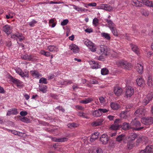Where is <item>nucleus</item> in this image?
<instances>
[{"instance_id": "f257e3e1", "label": "nucleus", "mask_w": 153, "mask_h": 153, "mask_svg": "<svg viewBox=\"0 0 153 153\" xmlns=\"http://www.w3.org/2000/svg\"><path fill=\"white\" fill-rule=\"evenodd\" d=\"M131 129L135 131H140L143 128V127H140L141 125L140 122L137 120L136 118H134L131 122Z\"/></svg>"}, {"instance_id": "f03ea898", "label": "nucleus", "mask_w": 153, "mask_h": 153, "mask_svg": "<svg viewBox=\"0 0 153 153\" xmlns=\"http://www.w3.org/2000/svg\"><path fill=\"white\" fill-rule=\"evenodd\" d=\"M117 64L118 66L128 70H130L132 67V66L130 63L124 60H120L117 61Z\"/></svg>"}, {"instance_id": "7ed1b4c3", "label": "nucleus", "mask_w": 153, "mask_h": 153, "mask_svg": "<svg viewBox=\"0 0 153 153\" xmlns=\"http://www.w3.org/2000/svg\"><path fill=\"white\" fill-rule=\"evenodd\" d=\"M109 49L107 47L103 45H101L97 48V53L99 54L107 56L108 54Z\"/></svg>"}, {"instance_id": "20e7f679", "label": "nucleus", "mask_w": 153, "mask_h": 153, "mask_svg": "<svg viewBox=\"0 0 153 153\" xmlns=\"http://www.w3.org/2000/svg\"><path fill=\"white\" fill-rule=\"evenodd\" d=\"M84 43L85 45L89 48L92 51L94 52L96 51V47L94 44L91 41L87 40Z\"/></svg>"}, {"instance_id": "39448f33", "label": "nucleus", "mask_w": 153, "mask_h": 153, "mask_svg": "<svg viewBox=\"0 0 153 153\" xmlns=\"http://www.w3.org/2000/svg\"><path fill=\"white\" fill-rule=\"evenodd\" d=\"M153 97V93L151 92L148 94L145 98L143 100V102L144 105H147L152 100Z\"/></svg>"}, {"instance_id": "423d86ee", "label": "nucleus", "mask_w": 153, "mask_h": 153, "mask_svg": "<svg viewBox=\"0 0 153 153\" xmlns=\"http://www.w3.org/2000/svg\"><path fill=\"white\" fill-rule=\"evenodd\" d=\"M134 90L133 88L131 86L128 87L126 90V96L127 97H131L134 94Z\"/></svg>"}, {"instance_id": "0eeeda50", "label": "nucleus", "mask_w": 153, "mask_h": 153, "mask_svg": "<svg viewBox=\"0 0 153 153\" xmlns=\"http://www.w3.org/2000/svg\"><path fill=\"white\" fill-rule=\"evenodd\" d=\"M109 139V137L106 134H102L100 138V140L102 142V144L105 145L108 143V142Z\"/></svg>"}, {"instance_id": "6e6552de", "label": "nucleus", "mask_w": 153, "mask_h": 153, "mask_svg": "<svg viewBox=\"0 0 153 153\" xmlns=\"http://www.w3.org/2000/svg\"><path fill=\"white\" fill-rule=\"evenodd\" d=\"M144 110L143 108L137 109L135 112L134 114L136 116L142 117L144 115Z\"/></svg>"}, {"instance_id": "1a4fd4ad", "label": "nucleus", "mask_w": 153, "mask_h": 153, "mask_svg": "<svg viewBox=\"0 0 153 153\" xmlns=\"http://www.w3.org/2000/svg\"><path fill=\"white\" fill-rule=\"evenodd\" d=\"M91 65V67L92 69H98L101 68V65L97 62L90 61L89 62Z\"/></svg>"}, {"instance_id": "9d476101", "label": "nucleus", "mask_w": 153, "mask_h": 153, "mask_svg": "<svg viewBox=\"0 0 153 153\" xmlns=\"http://www.w3.org/2000/svg\"><path fill=\"white\" fill-rule=\"evenodd\" d=\"M114 93L117 96H120L121 95L123 92L122 88L119 87H116L114 88Z\"/></svg>"}, {"instance_id": "9b49d317", "label": "nucleus", "mask_w": 153, "mask_h": 153, "mask_svg": "<svg viewBox=\"0 0 153 153\" xmlns=\"http://www.w3.org/2000/svg\"><path fill=\"white\" fill-rule=\"evenodd\" d=\"M142 123L145 125H150L152 124L150 117H145L141 119Z\"/></svg>"}, {"instance_id": "f8f14e48", "label": "nucleus", "mask_w": 153, "mask_h": 153, "mask_svg": "<svg viewBox=\"0 0 153 153\" xmlns=\"http://www.w3.org/2000/svg\"><path fill=\"white\" fill-rule=\"evenodd\" d=\"M89 153H103L101 148L97 147H93L92 151H89Z\"/></svg>"}, {"instance_id": "ddd939ff", "label": "nucleus", "mask_w": 153, "mask_h": 153, "mask_svg": "<svg viewBox=\"0 0 153 153\" xmlns=\"http://www.w3.org/2000/svg\"><path fill=\"white\" fill-rule=\"evenodd\" d=\"M100 9L108 11H110L113 10L112 7L110 5L107 4H102L100 7Z\"/></svg>"}, {"instance_id": "4468645a", "label": "nucleus", "mask_w": 153, "mask_h": 153, "mask_svg": "<svg viewBox=\"0 0 153 153\" xmlns=\"http://www.w3.org/2000/svg\"><path fill=\"white\" fill-rule=\"evenodd\" d=\"M104 120L102 119H100L97 120L92 123L91 124V126H100L102 124V123Z\"/></svg>"}, {"instance_id": "2eb2a0df", "label": "nucleus", "mask_w": 153, "mask_h": 153, "mask_svg": "<svg viewBox=\"0 0 153 153\" xmlns=\"http://www.w3.org/2000/svg\"><path fill=\"white\" fill-rule=\"evenodd\" d=\"M3 31L7 34H9L11 33V28L9 25H6L3 28Z\"/></svg>"}, {"instance_id": "dca6fc26", "label": "nucleus", "mask_w": 153, "mask_h": 153, "mask_svg": "<svg viewBox=\"0 0 153 153\" xmlns=\"http://www.w3.org/2000/svg\"><path fill=\"white\" fill-rule=\"evenodd\" d=\"M131 4L134 6L141 7L142 6V1H140L137 0H133L131 1Z\"/></svg>"}, {"instance_id": "f3484780", "label": "nucleus", "mask_w": 153, "mask_h": 153, "mask_svg": "<svg viewBox=\"0 0 153 153\" xmlns=\"http://www.w3.org/2000/svg\"><path fill=\"white\" fill-rule=\"evenodd\" d=\"M69 48L74 53L77 52L79 49L77 46L73 44L69 46Z\"/></svg>"}, {"instance_id": "a211bd4d", "label": "nucleus", "mask_w": 153, "mask_h": 153, "mask_svg": "<svg viewBox=\"0 0 153 153\" xmlns=\"http://www.w3.org/2000/svg\"><path fill=\"white\" fill-rule=\"evenodd\" d=\"M137 71L140 74H141L143 72V66L141 64L137 63L136 66Z\"/></svg>"}, {"instance_id": "6ab92c4d", "label": "nucleus", "mask_w": 153, "mask_h": 153, "mask_svg": "<svg viewBox=\"0 0 153 153\" xmlns=\"http://www.w3.org/2000/svg\"><path fill=\"white\" fill-rule=\"evenodd\" d=\"M143 4L147 6L152 7H153V3L152 2L149 0H141Z\"/></svg>"}, {"instance_id": "aec40b11", "label": "nucleus", "mask_w": 153, "mask_h": 153, "mask_svg": "<svg viewBox=\"0 0 153 153\" xmlns=\"http://www.w3.org/2000/svg\"><path fill=\"white\" fill-rule=\"evenodd\" d=\"M134 146V145L133 143L131 141H129L127 143L125 149L127 150H130L132 149Z\"/></svg>"}, {"instance_id": "412c9836", "label": "nucleus", "mask_w": 153, "mask_h": 153, "mask_svg": "<svg viewBox=\"0 0 153 153\" xmlns=\"http://www.w3.org/2000/svg\"><path fill=\"white\" fill-rule=\"evenodd\" d=\"M110 106L111 108L113 110H117L120 107V105L115 102H111Z\"/></svg>"}, {"instance_id": "4be33fe9", "label": "nucleus", "mask_w": 153, "mask_h": 153, "mask_svg": "<svg viewBox=\"0 0 153 153\" xmlns=\"http://www.w3.org/2000/svg\"><path fill=\"white\" fill-rule=\"evenodd\" d=\"M17 113V109L14 108L8 111L7 114V115L10 116L11 114H16Z\"/></svg>"}, {"instance_id": "5701e85b", "label": "nucleus", "mask_w": 153, "mask_h": 153, "mask_svg": "<svg viewBox=\"0 0 153 153\" xmlns=\"http://www.w3.org/2000/svg\"><path fill=\"white\" fill-rule=\"evenodd\" d=\"M21 57L23 59L28 61L32 60L33 59V57L31 55H28L27 54H25L24 55H22Z\"/></svg>"}, {"instance_id": "b1692460", "label": "nucleus", "mask_w": 153, "mask_h": 153, "mask_svg": "<svg viewBox=\"0 0 153 153\" xmlns=\"http://www.w3.org/2000/svg\"><path fill=\"white\" fill-rule=\"evenodd\" d=\"M99 133L98 132H95L94 134H93L91 137L90 140L91 142H93L98 138L99 137Z\"/></svg>"}, {"instance_id": "393cba45", "label": "nucleus", "mask_w": 153, "mask_h": 153, "mask_svg": "<svg viewBox=\"0 0 153 153\" xmlns=\"http://www.w3.org/2000/svg\"><path fill=\"white\" fill-rule=\"evenodd\" d=\"M31 75L35 78H39L40 76H41V75L39 73L38 71L36 70L30 71Z\"/></svg>"}, {"instance_id": "a878e982", "label": "nucleus", "mask_w": 153, "mask_h": 153, "mask_svg": "<svg viewBox=\"0 0 153 153\" xmlns=\"http://www.w3.org/2000/svg\"><path fill=\"white\" fill-rule=\"evenodd\" d=\"M49 50L51 52H57L58 50V48L54 45H50L48 46Z\"/></svg>"}, {"instance_id": "bb28decb", "label": "nucleus", "mask_w": 153, "mask_h": 153, "mask_svg": "<svg viewBox=\"0 0 153 153\" xmlns=\"http://www.w3.org/2000/svg\"><path fill=\"white\" fill-rule=\"evenodd\" d=\"M68 140V139L67 138L64 137L60 138H54L53 139V141L56 142H64L67 141Z\"/></svg>"}, {"instance_id": "cd10ccee", "label": "nucleus", "mask_w": 153, "mask_h": 153, "mask_svg": "<svg viewBox=\"0 0 153 153\" xmlns=\"http://www.w3.org/2000/svg\"><path fill=\"white\" fill-rule=\"evenodd\" d=\"M131 124L130 125L128 123H125L123 125L122 128L124 130H126L131 129Z\"/></svg>"}, {"instance_id": "c85d7f7f", "label": "nucleus", "mask_w": 153, "mask_h": 153, "mask_svg": "<svg viewBox=\"0 0 153 153\" xmlns=\"http://www.w3.org/2000/svg\"><path fill=\"white\" fill-rule=\"evenodd\" d=\"M125 138V135L123 134H121L117 136L116 138V141L120 142L124 140Z\"/></svg>"}, {"instance_id": "c756f323", "label": "nucleus", "mask_w": 153, "mask_h": 153, "mask_svg": "<svg viewBox=\"0 0 153 153\" xmlns=\"http://www.w3.org/2000/svg\"><path fill=\"white\" fill-rule=\"evenodd\" d=\"M145 148L148 153H153V145H148Z\"/></svg>"}, {"instance_id": "7c9ffc66", "label": "nucleus", "mask_w": 153, "mask_h": 153, "mask_svg": "<svg viewBox=\"0 0 153 153\" xmlns=\"http://www.w3.org/2000/svg\"><path fill=\"white\" fill-rule=\"evenodd\" d=\"M39 87V90L43 93H45L46 92L47 87L46 85H40Z\"/></svg>"}, {"instance_id": "2f4dec72", "label": "nucleus", "mask_w": 153, "mask_h": 153, "mask_svg": "<svg viewBox=\"0 0 153 153\" xmlns=\"http://www.w3.org/2000/svg\"><path fill=\"white\" fill-rule=\"evenodd\" d=\"M136 82L137 85L139 86L143 85L144 83V81L142 77L137 79L136 80Z\"/></svg>"}, {"instance_id": "473e14b6", "label": "nucleus", "mask_w": 153, "mask_h": 153, "mask_svg": "<svg viewBox=\"0 0 153 153\" xmlns=\"http://www.w3.org/2000/svg\"><path fill=\"white\" fill-rule=\"evenodd\" d=\"M131 47L132 51L137 54L138 55L139 54V51L136 45H131Z\"/></svg>"}, {"instance_id": "72a5a7b5", "label": "nucleus", "mask_w": 153, "mask_h": 153, "mask_svg": "<svg viewBox=\"0 0 153 153\" xmlns=\"http://www.w3.org/2000/svg\"><path fill=\"white\" fill-rule=\"evenodd\" d=\"M92 114L94 117H97L101 116L102 115V114L100 111L98 109L94 111L93 112Z\"/></svg>"}, {"instance_id": "f704fd0d", "label": "nucleus", "mask_w": 153, "mask_h": 153, "mask_svg": "<svg viewBox=\"0 0 153 153\" xmlns=\"http://www.w3.org/2000/svg\"><path fill=\"white\" fill-rule=\"evenodd\" d=\"M101 36L106 39L109 40L111 37L109 34L105 33H101Z\"/></svg>"}, {"instance_id": "c9c22d12", "label": "nucleus", "mask_w": 153, "mask_h": 153, "mask_svg": "<svg viewBox=\"0 0 153 153\" xmlns=\"http://www.w3.org/2000/svg\"><path fill=\"white\" fill-rule=\"evenodd\" d=\"M106 22L108 23V27L110 28V29L111 28V27H114V24L112 22L111 20L106 19Z\"/></svg>"}, {"instance_id": "e433bc0d", "label": "nucleus", "mask_w": 153, "mask_h": 153, "mask_svg": "<svg viewBox=\"0 0 153 153\" xmlns=\"http://www.w3.org/2000/svg\"><path fill=\"white\" fill-rule=\"evenodd\" d=\"M147 84L150 87H152L153 85V81L152 79V78L150 76L148 78Z\"/></svg>"}, {"instance_id": "4c0bfd02", "label": "nucleus", "mask_w": 153, "mask_h": 153, "mask_svg": "<svg viewBox=\"0 0 153 153\" xmlns=\"http://www.w3.org/2000/svg\"><path fill=\"white\" fill-rule=\"evenodd\" d=\"M142 15L145 16H148L149 14V12L146 10H143L141 12Z\"/></svg>"}, {"instance_id": "58836bf2", "label": "nucleus", "mask_w": 153, "mask_h": 153, "mask_svg": "<svg viewBox=\"0 0 153 153\" xmlns=\"http://www.w3.org/2000/svg\"><path fill=\"white\" fill-rule=\"evenodd\" d=\"M10 79L11 81L14 83L16 84L20 83V81L19 80L15 78H14L12 76H10Z\"/></svg>"}, {"instance_id": "ea45409f", "label": "nucleus", "mask_w": 153, "mask_h": 153, "mask_svg": "<svg viewBox=\"0 0 153 153\" xmlns=\"http://www.w3.org/2000/svg\"><path fill=\"white\" fill-rule=\"evenodd\" d=\"M92 100H93L91 98H88L87 99H85V100H81L80 102L82 103L87 104L90 102Z\"/></svg>"}, {"instance_id": "a19ab883", "label": "nucleus", "mask_w": 153, "mask_h": 153, "mask_svg": "<svg viewBox=\"0 0 153 153\" xmlns=\"http://www.w3.org/2000/svg\"><path fill=\"white\" fill-rule=\"evenodd\" d=\"M74 8L78 11H85V10L87 11V9H82L81 8L79 7L78 6H76L75 5H73Z\"/></svg>"}, {"instance_id": "79ce46f5", "label": "nucleus", "mask_w": 153, "mask_h": 153, "mask_svg": "<svg viewBox=\"0 0 153 153\" xmlns=\"http://www.w3.org/2000/svg\"><path fill=\"white\" fill-rule=\"evenodd\" d=\"M108 70L106 68H104L101 69V74L102 75H105L108 73Z\"/></svg>"}, {"instance_id": "37998d69", "label": "nucleus", "mask_w": 153, "mask_h": 153, "mask_svg": "<svg viewBox=\"0 0 153 153\" xmlns=\"http://www.w3.org/2000/svg\"><path fill=\"white\" fill-rule=\"evenodd\" d=\"M113 35L116 36H118V33L116 28L114 27L110 29Z\"/></svg>"}, {"instance_id": "c03bdc74", "label": "nucleus", "mask_w": 153, "mask_h": 153, "mask_svg": "<svg viewBox=\"0 0 153 153\" xmlns=\"http://www.w3.org/2000/svg\"><path fill=\"white\" fill-rule=\"evenodd\" d=\"M138 136V135L135 133H132L129 137L130 140H134Z\"/></svg>"}, {"instance_id": "a18cd8bd", "label": "nucleus", "mask_w": 153, "mask_h": 153, "mask_svg": "<svg viewBox=\"0 0 153 153\" xmlns=\"http://www.w3.org/2000/svg\"><path fill=\"white\" fill-rule=\"evenodd\" d=\"M67 126L68 127L72 128L76 127L78 126V125L74 123H72L68 124Z\"/></svg>"}, {"instance_id": "49530a36", "label": "nucleus", "mask_w": 153, "mask_h": 153, "mask_svg": "<svg viewBox=\"0 0 153 153\" xmlns=\"http://www.w3.org/2000/svg\"><path fill=\"white\" fill-rule=\"evenodd\" d=\"M119 128V124H114L112 125L111 126V128L113 130H116L118 129Z\"/></svg>"}, {"instance_id": "de8ad7c7", "label": "nucleus", "mask_w": 153, "mask_h": 153, "mask_svg": "<svg viewBox=\"0 0 153 153\" xmlns=\"http://www.w3.org/2000/svg\"><path fill=\"white\" fill-rule=\"evenodd\" d=\"M20 76L24 78L25 77H28L29 76L28 72L25 71V72H23V71L20 74Z\"/></svg>"}, {"instance_id": "09e8293b", "label": "nucleus", "mask_w": 153, "mask_h": 153, "mask_svg": "<svg viewBox=\"0 0 153 153\" xmlns=\"http://www.w3.org/2000/svg\"><path fill=\"white\" fill-rule=\"evenodd\" d=\"M39 83H40L46 84L47 83V79L44 78H42L39 80Z\"/></svg>"}, {"instance_id": "8fccbe9b", "label": "nucleus", "mask_w": 153, "mask_h": 153, "mask_svg": "<svg viewBox=\"0 0 153 153\" xmlns=\"http://www.w3.org/2000/svg\"><path fill=\"white\" fill-rule=\"evenodd\" d=\"M19 119L22 121L26 123L28 122L29 121V119L25 117H20Z\"/></svg>"}, {"instance_id": "3c124183", "label": "nucleus", "mask_w": 153, "mask_h": 153, "mask_svg": "<svg viewBox=\"0 0 153 153\" xmlns=\"http://www.w3.org/2000/svg\"><path fill=\"white\" fill-rule=\"evenodd\" d=\"M99 23V20L97 18H94L93 21V25H95V26H97L98 25Z\"/></svg>"}, {"instance_id": "603ef678", "label": "nucleus", "mask_w": 153, "mask_h": 153, "mask_svg": "<svg viewBox=\"0 0 153 153\" xmlns=\"http://www.w3.org/2000/svg\"><path fill=\"white\" fill-rule=\"evenodd\" d=\"M69 21L67 19H65L63 20L61 23L62 26H64L66 25L68 22Z\"/></svg>"}, {"instance_id": "864d4df0", "label": "nucleus", "mask_w": 153, "mask_h": 153, "mask_svg": "<svg viewBox=\"0 0 153 153\" xmlns=\"http://www.w3.org/2000/svg\"><path fill=\"white\" fill-rule=\"evenodd\" d=\"M142 142H147L148 141V138L147 137L143 136L141 137Z\"/></svg>"}, {"instance_id": "5fc2aeb1", "label": "nucleus", "mask_w": 153, "mask_h": 153, "mask_svg": "<svg viewBox=\"0 0 153 153\" xmlns=\"http://www.w3.org/2000/svg\"><path fill=\"white\" fill-rule=\"evenodd\" d=\"M11 37L12 38H17V37H19L20 36V35H18V33H16V34H15L13 33L11 34L10 35Z\"/></svg>"}, {"instance_id": "6e6d98bb", "label": "nucleus", "mask_w": 153, "mask_h": 153, "mask_svg": "<svg viewBox=\"0 0 153 153\" xmlns=\"http://www.w3.org/2000/svg\"><path fill=\"white\" fill-rule=\"evenodd\" d=\"M98 110L100 111L102 114V113H105L107 112L108 111V110H107L105 108H99L98 109Z\"/></svg>"}, {"instance_id": "4d7b16f0", "label": "nucleus", "mask_w": 153, "mask_h": 153, "mask_svg": "<svg viewBox=\"0 0 153 153\" xmlns=\"http://www.w3.org/2000/svg\"><path fill=\"white\" fill-rule=\"evenodd\" d=\"M37 22L34 20H33L31 22L29 23V25L31 27H33L34 26V24L36 23Z\"/></svg>"}, {"instance_id": "13d9d810", "label": "nucleus", "mask_w": 153, "mask_h": 153, "mask_svg": "<svg viewBox=\"0 0 153 153\" xmlns=\"http://www.w3.org/2000/svg\"><path fill=\"white\" fill-rule=\"evenodd\" d=\"M55 110L56 109H58L59 111L61 110L62 112H64L65 109L62 107V106H59L57 107H56L55 108Z\"/></svg>"}, {"instance_id": "bf43d9fd", "label": "nucleus", "mask_w": 153, "mask_h": 153, "mask_svg": "<svg viewBox=\"0 0 153 153\" xmlns=\"http://www.w3.org/2000/svg\"><path fill=\"white\" fill-rule=\"evenodd\" d=\"M136 142L137 143L136 145L137 146H138L139 143L142 142L141 137H138V139H137Z\"/></svg>"}, {"instance_id": "052dcab7", "label": "nucleus", "mask_w": 153, "mask_h": 153, "mask_svg": "<svg viewBox=\"0 0 153 153\" xmlns=\"http://www.w3.org/2000/svg\"><path fill=\"white\" fill-rule=\"evenodd\" d=\"M20 114L22 116H25L27 114V113L26 111H21Z\"/></svg>"}, {"instance_id": "680f3d73", "label": "nucleus", "mask_w": 153, "mask_h": 153, "mask_svg": "<svg viewBox=\"0 0 153 153\" xmlns=\"http://www.w3.org/2000/svg\"><path fill=\"white\" fill-rule=\"evenodd\" d=\"M85 32L89 33L92 32L93 31V30L92 28H87L85 29Z\"/></svg>"}, {"instance_id": "e2e57ef3", "label": "nucleus", "mask_w": 153, "mask_h": 153, "mask_svg": "<svg viewBox=\"0 0 153 153\" xmlns=\"http://www.w3.org/2000/svg\"><path fill=\"white\" fill-rule=\"evenodd\" d=\"M16 71L17 73L18 74L20 75L22 72V70L20 68H18L16 69Z\"/></svg>"}, {"instance_id": "0e129e2a", "label": "nucleus", "mask_w": 153, "mask_h": 153, "mask_svg": "<svg viewBox=\"0 0 153 153\" xmlns=\"http://www.w3.org/2000/svg\"><path fill=\"white\" fill-rule=\"evenodd\" d=\"M97 4L95 2L90 3L87 4L88 6H92V7H95L96 6Z\"/></svg>"}, {"instance_id": "69168bd1", "label": "nucleus", "mask_w": 153, "mask_h": 153, "mask_svg": "<svg viewBox=\"0 0 153 153\" xmlns=\"http://www.w3.org/2000/svg\"><path fill=\"white\" fill-rule=\"evenodd\" d=\"M90 83L93 84H97L98 83V82L96 80L93 79L90 81Z\"/></svg>"}, {"instance_id": "338daca9", "label": "nucleus", "mask_w": 153, "mask_h": 153, "mask_svg": "<svg viewBox=\"0 0 153 153\" xmlns=\"http://www.w3.org/2000/svg\"><path fill=\"white\" fill-rule=\"evenodd\" d=\"M87 114H88L87 113H85L83 112V113H82V117L84 118H86V119L88 118V116H87Z\"/></svg>"}, {"instance_id": "774afa93", "label": "nucleus", "mask_w": 153, "mask_h": 153, "mask_svg": "<svg viewBox=\"0 0 153 153\" xmlns=\"http://www.w3.org/2000/svg\"><path fill=\"white\" fill-rule=\"evenodd\" d=\"M139 153H148L147 151L146 150V148L144 150H142L140 151Z\"/></svg>"}]
</instances>
